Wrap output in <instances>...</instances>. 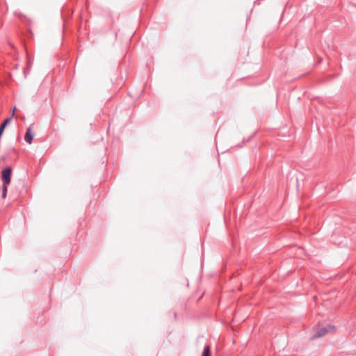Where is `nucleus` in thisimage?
<instances>
[{"instance_id":"nucleus-1","label":"nucleus","mask_w":356,"mask_h":356,"mask_svg":"<svg viewBox=\"0 0 356 356\" xmlns=\"http://www.w3.org/2000/svg\"><path fill=\"white\" fill-rule=\"evenodd\" d=\"M334 327L330 324H328L325 327L318 328L315 334L312 337V339L322 337L325 336L327 333L334 330Z\"/></svg>"},{"instance_id":"nucleus-2","label":"nucleus","mask_w":356,"mask_h":356,"mask_svg":"<svg viewBox=\"0 0 356 356\" xmlns=\"http://www.w3.org/2000/svg\"><path fill=\"white\" fill-rule=\"evenodd\" d=\"M12 168L10 166H6L1 171V179L3 183L6 185H9L11 180Z\"/></svg>"},{"instance_id":"nucleus-3","label":"nucleus","mask_w":356,"mask_h":356,"mask_svg":"<svg viewBox=\"0 0 356 356\" xmlns=\"http://www.w3.org/2000/svg\"><path fill=\"white\" fill-rule=\"evenodd\" d=\"M14 115V111H13L11 115L9 118H7L3 120V122L0 124V138L3 134L4 129L6 127L10 122L12 118Z\"/></svg>"},{"instance_id":"nucleus-4","label":"nucleus","mask_w":356,"mask_h":356,"mask_svg":"<svg viewBox=\"0 0 356 356\" xmlns=\"http://www.w3.org/2000/svg\"><path fill=\"white\" fill-rule=\"evenodd\" d=\"M34 134L32 133L31 130V126H30L26 131L25 136H24V140L26 143L29 144H31L33 141Z\"/></svg>"},{"instance_id":"nucleus-5","label":"nucleus","mask_w":356,"mask_h":356,"mask_svg":"<svg viewBox=\"0 0 356 356\" xmlns=\"http://www.w3.org/2000/svg\"><path fill=\"white\" fill-rule=\"evenodd\" d=\"M202 356H211V350H210L209 345L204 346V350L202 353Z\"/></svg>"},{"instance_id":"nucleus-6","label":"nucleus","mask_w":356,"mask_h":356,"mask_svg":"<svg viewBox=\"0 0 356 356\" xmlns=\"http://www.w3.org/2000/svg\"><path fill=\"white\" fill-rule=\"evenodd\" d=\"M8 185H6L5 184H3V186H2V198H5L6 197V194H7V190H8V188H7Z\"/></svg>"}]
</instances>
